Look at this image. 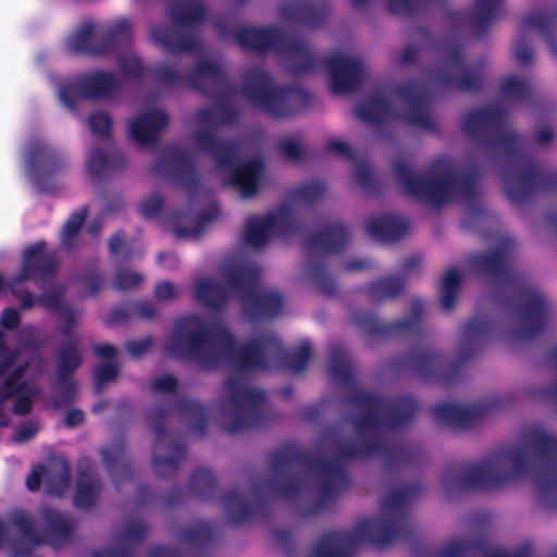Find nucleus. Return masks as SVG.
<instances>
[{"mask_svg": "<svg viewBox=\"0 0 557 557\" xmlns=\"http://www.w3.org/2000/svg\"><path fill=\"white\" fill-rule=\"evenodd\" d=\"M119 373L120 367L116 361H108L96 366L92 371L96 393L100 394L107 384L116 381Z\"/></svg>", "mask_w": 557, "mask_h": 557, "instance_id": "bf43d9fd", "label": "nucleus"}, {"mask_svg": "<svg viewBox=\"0 0 557 557\" xmlns=\"http://www.w3.org/2000/svg\"><path fill=\"white\" fill-rule=\"evenodd\" d=\"M349 239V228L337 222L312 233L306 239V252L309 256L308 275L315 287L326 296L335 294L336 284L327 272L325 257H313L312 255L317 251L332 255L339 253L346 248Z\"/></svg>", "mask_w": 557, "mask_h": 557, "instance_id": "a211bd4d", "label": "nucleus"}, {"mask_svg": "<svg viewBox=\"0 0 557 557\" xmlns=\"http://www.w3.org/2000/svg\"><path fill=\"white\" fill-rule=\"evenodd\" d=\"M243 96L255 107L275 119L294 116L306 110L312 96L299 86H278L261 67H250L242 76Z\"/></svg>", "mask_w": 557, "mask_h": 557, "instance_id": "ddd939ff", "label": "nucleus"}, {"mask_svg": "<svg viewBox=\"0 0 557 557\" xmlns=\"http://www.w3.org/2000/svg\"><path fill=\"white\" fill-rule=\"evenodd\" d=\"M231 289L247 308L246 313H282L283 295L275 289H259L260 269L250 262L225 267L223 271Z\"/></svg>", "mask_w": 557, "mask_h": 557, "instance_id": "2eb2a0df", "label": "nucleus"}, {"mask_svg": "<svg viewBox=\"0 0 557 557\" xmlns=\"http://www.w3.org/2000/svg\"><path fill=\"white\" fill-rule=\"evenodd\" d=\"M103 466L115 484H120L132 476V462L127 454L125 442L116 441L109 447L100 450Z\"/></svg>", "mask_w": 557, "mask_h": 557, "instance_id": "c9c22d12", "label": "nucleus"}, {"mask_svg": "<svg viewBox=\"0 0 557 557\" xmlns=\"http://www.w3.org/2000/svg\"><path fill=\"white\" fill-rule=\"evenodd\" d=\"M394 174L404 193L409 197L440 208L447 202L461 198L468 205L469 218H483L486 211L475 206L478 173H459L448 161H438L423 173L414 172L410 165L398 160L393 166Z\"/></svg>", "mask_w": 557, "mask_h": 557, "instance_id": "6e6552de", "label": "nucleus"}, {"mask_svg": "<svg viewBox=\"0 0 557 557\" xmlns=\"http://www.w3.org/2000/svg\"><path fill=\"white\" fill-rule=\"evenodd\" d=\"M12 284L13 277L7 281L0 273V297L5 295L7 293H11L15 297L20 298L23 309H32L36 302V298L34 297V295L28 290H21V285H15L14 287L12 286Z\"/></svg>", "mask_w": 557, "mask_h": 557, "instance_id": "e2e57ef3", "label": "nucleus"}, {"mask_svg": "<svg viewBox=\"0 0 557 557\" xmlns=\"http://www.w3.org/2000/svg\"><path fill=\"white\" fill-rule=\"evenodd\" d=\"M166 113L159 110H148L140 113L129 123V137L139 146H151L168 125Z\"/></svg>", "mask_w": 557, "mask_h": 557, "instance_id": "473e14b6", "label": "nucleus"}, {"mask_svg": "<svg viewBox=\"0 0 557 557\" xmlns=\"http://www.w3.org/2000/svg\"><path fill=\"white\" fill-rule=\"evenodd\" d=\"M434 77L443 88L478 92L484 85V64L465 65L461 44L449 41L445 46L444 63L435 70Z\"/></svg>", "mask_w": 557, "mask_h": 557, "instance_id": "412c9836", "label": "nucleus"}, {"mask_svg": "<svg viewBox=\"0 0 557 557\" xmlns=\"http://www.w3.org/2000/svg\"><path fill=\"white\" fill-rule=\"evenodd\" d=\"M523 442L541 463L533 472L540 499L546 509H557V435L536 429L529 431Z\"/></svg>", "mask_w": 557, "mask_h": 557, "instance_id": "6ab92c4d", "label": "nucleus"}, {"mask_svg": "<svg viewBox=\"0 0 557 557\" xmlns=\"http://www.w3.org/2000/svg\"><path fill=\"white\" fill-rule=\"evenodd\" d=\"M28 369L27 363L18 364L3 381L0 386V403L7 401L11 395L12 388L21 387L24 382V375Z\"/></svg>", "mask_w": 557, "mask_h": 557, "instance_id": "0e129e2a", "label": "nucleus"}, {"mask_svg": "<svg viewBox=\"0 0 557 557\" xmlns=\"http://www.w3.org/2000/svg\"><path fill=\"white\" fill-rule=\"evenodd\" d=\"M216 478L209 468L197 469L189 479V491L202 500L212 499L216 494Z\"/></svg>", "mask_w": 557, "mask_h": 557, "instance_id": "09e8293b", "label": "nucleus"}, {"mask_svg": "<svg viewBox=\"0 0 557 557\" xmlns=\"http://www.w3.org/2000/svg\"><path fill=\"white\" fill-rule=\"evenodd\" d=\"M40 520L42 532L36 530L35 518L27 510L14 509L8 513L9 525L17 531V536L10 543L11 557H32L42 545L59 549L73 540L77 521L71 515L45 507Z\"/></svg>", "mask_w": 557, "mask_h": 557, "instance_id": "9b49d317", "label": "nucleus"}, {"mask_svg": "<svg viewBox=\"0 0 557 557\" xmlns=\"http://www.w3.org/2000/svg\"><path fill=\"white\" fill-rule=\"evenodd\" d=\"M152 74L162 86L174 87L185 83L208 98H225L234 89L223 66L206 59L198 60L187 74H181L168 64H158Z\"/></svg>", "mask_w": 557, "mask_h": 557, "instance_id": "f3484780", "label": "nucleus"}, {"mask_svg": "<svg viewBox=\"0 0 557 557\" xmlns=\"http://www.w3.org/2000/svg\"><path fill=\"white\" fill-rule=\"evenodd\" d=\"M112 125L111 116L103 111H96L88 117V126L91 133L101 138H111Z\"/></svg>", "mask_w": 557, "mask_h": 557, "instance_id": "680f3d73", "label": "nucleus"}, {"mask_svg": "<svg viewBox=\"0 0 557 557\" xmlns=\"http://www.w3.org/2000/svg\"><path fill=\"white\" fill-rule=\"evenodd\" d=\"M230 83L233 86V91L225 98H211L212 100L218 101L216 103V110H218V119L220 125H231L236 122L238 119V112L236 108L228 103L227 100L235 94L236 87L235 85L230 81Z\"/></svg>", "mask_w": 557, "mask_h": 557, "instance_id": "338daca9", "label": "nucleus"}, {"mask_svg": "<svg viewBox=\"0 0 557 557\" xmlns=\"http://www.w3.org/2000/svg\"><path fill=\"white\" fill-rule=\"evenodd\" d=\"M331 11L330 0H293L280 5V15L284 20L309 27L323 26Z\"/></svg>", "mask_w": 557, "mask_h": 557, "instance_id": "c756f323", "label": "nucleus"}, {"mask_svg": "<svg viewBox=\"0 0 557 557\" xmlns=\"http://www.w3.org/2000/svg\"><path fill=\"white\" fill-rule=\"evenodd\" d=\"M522 26L536 29L544 37L553 57L557 58V8L546 14L535 12L527 15Z\"/></svg>", "mask_w": 557, "mask_h": 557, "instance_id": "ea45409f", "label": "nucleus"}, {"mask_svg": "<svg viewBox=\"0 0 557 557\" xmlns=\"http://www.w3.org/2000/svg\"><path fill=\"white\" fill-rule=\"evenodd\" d=\"M26 162L34 184L40 193L49 191L52 188L51 176L61 173L66 168L63 153L44 140H35L29 144Z\"/></svg>", "mask_w": 557, "mask_h": 557, "instance_id": "b1692460", "label": "nucleus"}, {"mask_svg": "<svg viewBox=\"0 0 557 557\" xmlns=\"http://www.w3.org/2000/svg\"><path fill=\"white\" fill-rule=\"evenodd\" d=\"M516 247L511 236H500L496 246L488 251L473 253L469 264L479 273L493 277H505L508 274V261Z\"/></svg>", "mask_w": 557, "mask_h": 557, "instance_id": "c85d7f7f", "label": "nucleus"}, {"mask_svg": "<svg viewBox=\"0 0 557 557\" xmlns=\"http://www.w3.org/2000/svg\"><path fill=\"white\" fill-rule=\"evenodd\" d=\"M88 215V207L83 206L74 210L65 221L60 240L64 249L73 250L78 233Z\"/></svg>", "mask_w": 557, "mask_h": 557, "instance_id": "8fccbe9b", "label": "nucleus"}, {"mask_svg": "<svg viewBox=\"0 0 557 557\" xmlns=\"http://www.w3.org/2000/svg\"><path fill=\"white\" fill-rule=\"evenodd\" d=\"M194 298L211 313H220L230 300V292L219 282L205 278L196 285Z\"/></svg>", "mask_w": 557, "mask_h": 557, "instance_id": "e433bc0d", "label": "nucleus"}, {"mask_svg": "<svg viewBox=\"0 0 557 557\" xmlns=\"http://www.w3.org/2000/svg\"><path fill=\"white\" fill-rule=\"evenodd\" d=\"M461 283L462 276L456 269H450L444 275L441 284V307L444 311H449L455 307Z\"/></svg>", "mask_w": 557, "mask_h": 557, "instance_id": "864d4df0", "label": "nucleus"}, {"mask_svg": "<svg viewBox=\"0 0 557 557\" xmlns=\"http://www.w3.org/2000/svg\"><path fill=\"white\" fill-rule=\"evenodd\" d=\"M368 235L380 243H395L409 232L407 220L384 213L369 219L366 224Z\"/></svg>", "mask_w": 557, "mask_h": 557, "instance_id": "f704fd0d", "label": "nucleus"}, {"mask_svg": "<svg viewBox=\"0 0 557 557\" xmlns=\"http://www.w3.org/2000/svg\"><path fill=\"white\" fill-rule=\"evenodd\" d=\"M71 483V468L67 462L62 461L48 467L45 473L46 491L52 496H62Z\"/></svg>", "mask_w": 557, "mask_h": 557, "instance_id": "de8ad7c7", "label": "nucleus"}, {"mask_svg": "<svg viewBox=\"0 0 557 557\" xmlns=\"http://www.w3.org/2000/svg\"><path fill=\"white\" fill-rule=\"evenodd\" d=\"M268 216L273 220L274 234L286 237L298 230L295 211L289 205L281 206L276 212L269 213Z\"/></svg>", "mask_w": 557, "mask_h": 557, "instance_id": "4d7b16f0", "label": "nucleus"}, {"mask_svg": "<svg viewBox=\"0 0 557 557\" xmlns=\"http://www.w3.org/2000/svg\"><path fill=\"white\" fill-rule=\"evenodd\" d=\"M132 38L131 24L126 18L116 20L99 36L95 35V25L89 21L69 37L66 45L73 54L100 57L116 47L128 46Z\"/></svg>", "mask_w": 557, "mask_h": 557, "instance_id": "aec40b11", "label": "nucleus"}, {"mask_svg": "<svg viewBox=\"0 0 557 557\" xmlns=\"http://www.w3.org/2000/svg\"><path fill=\"white\" fill-rule=\"evenodd\" d=\"M122 90V83L110 71H94L82 74L60 87L61 102L72 112L78 101L112 99Z\"/></svg>", "mask_w": 557, "mask_h": 557, "instance_id": "4be33fe9", "label": "nucleus"}, {"mask_svg": "<svg viewBox=\"0 0 557 557\" xmlns=\"http://www.w3.org/2000/svg\"><path fill=\"white\" fill-rule=\"evenodd\" d=\"M215 539L214 529L208 522H199L181 532V540L191 546L203 548Z\"/></svg>", "mask_w": 557, "mask_h": 557, "instance_id": "13d9d810", "label": "nucleus"}, {"mask_svg": "<svg viewBox=\"0 0 557 557\" xmlns=\"http://www.w3.org/2000/svg\"><path fill=\"white\" fill-rule=\"evenodd\" d=\"M102 482L95 473L94 463L85 458L78 462L76 487L73 497L74 506L82 510H89L96 506L102 491Z\"/></svg>", "mask_w": 557, "mask_h": 557, "instance_id": "7c9ffc66", "label": "nucleus"}, {"mask_svg": "<svg viewBox=\"0 0 557 557\" xmlns=\"http://www.w3.org/2000/svg\"><path fill=\"white\" fill-rule=\"evenodd\" d=\"M421 492V484L393 490L381 503L385 516L383 519L361 520L351 532H323L318 539L313 557H350V550L361 544L385 547L396 540H412L414 528L406 506Z\"/></svg>", "mask_w": 557, "mask_h": 557, "instance_id": "0eeeda50", "label": "nucleus"}, {"mask_svg": "<svg viewBox=\"0 0 557 557\" xmlns=\"http://www.w3.org/2000/svg\"><path fill=\"white\" fill-rule=\"evenodd\" d=\"M424 315H407L406 319L394 323H381L379 315H352V323L363 329L371 338H417L422 333Z\"/></svg>", "mask_w": 557, "mask_h": 557, "instance_id": "bb28decb", "label": "nucleus"}, {"mask_svg": "<svg viewBox=\"0 0 557 557\" xmlns=\"http://www.w3.org/2000/svg\"><path fill=\"white\" fill-rule=\"evenodd\" d=\"M194 139L200 150L211 157L221 170H228L226 185L234 188L240 198L255 197L264 173V162L260 157L239 160L238 147L234 141L222 140L211 128L203 127L195 132Z\"/></svg>", "mask_w": 557, "mask_h": 557, "instance_id": "f8f14e48", "label": "nucleus"}, {"mask_svg": "<svg viewBox=\"0 0 557 557\" xmlns=\"http://www.w3.org/2000/svg\"><path fill=\"white\" fill-rule=\"evenodd\" d=\"M150 38L169 54L200 50L199 39L195 35L185 34L164 25H152Z\"/></svg>", "mask_w": 557, "mask_h": 557, "instance_id": "72a5a7b5", "label": "nucleus"}, {"mask_svg": "<svg viewBox=\"0 0 557 557\" xmlns=\"http://www.w3.org/2000/svg\"><path fill=\"white\" fill-rule=\"evenodd\" d=\"M59 267L58 253L47 251L45 240H37L24 249L20 271L13 276L12 286L33 281L38 287L45 288L47 284L54 282Z\"/></svg>", "mask_w": 557, "mask_h": 557, "instance_id": "5701e85b", "label": "nucleus"}, {"mask_svg": "<svg viewBox=\"0 0 557 557\" xmlns=\"http://www.w3.org/2000/svg\"><path fill=\"white\" fill-rule=\"evenodd\" d=\"M219 209L214 206L201 211L191 227H185L177 223L173 226V233L177 239L199 238L207 226L216 219Z\"/></svg>", "mask_w": 557, "mask_h": 557, "instance_id": "3c124183", "label": "nucleus"}, {"mask_svg": "<svg viewBox=\"0 0 557 557\" xmlns=\"http://www.w3.org/2000/svg\"><path fill=\"white\" fill-rule=\"evenodd\" d=\"M473 554L482 557H531V549L524 545L507 553L503 549L488 547L487 540L484 536L475 535L469 539L450 541L436 553L435 557H468Z\"/></svg>", "mask_w": 557, "mask_h": 557, "instance_id": "cd10ccee", "label": "nucleus"}, {"mask_svg": "<svg viewBox=\"0 0 557 557\" xmlns=\"http://www.w3.org/2000/svg\"><path fill=\"white\" fill-rule=\"evenodd\" d=\"M224 387L228 391L227 406L233 409L230 421L223 426L226 433L248 431L267 421L268 403L264 391L250 387L236 375L228 376Z\"/></svg>", "mask_w": 557, "mask_h": 557, "instance_id": "dca6fc26", "label": "nucleus"}, {"mask_svg": "<svg viewBox=\"0 0 557 557\" xmlns=\"http://www.w3.org/2000/svg\"><path fill=\"white\" fill-rule=\"evenodd\" d=\"M405 278L398 275L379 277L370 282L366 290L375 302L392 300L399 297L405 289Z\"/></svg>", "mask_w": 557, "mask_h": 557, "instance_id": "c03bdc74", "label": "nucleus"}, {"mask_svg": "<svg viewBox=\"0 0 557 557\" xmlns=\"http://www.w3.org/2000/svg\"><path fill=\"white\" fill-rule=\"evenodd\" d=\"M530 461L531 456L524 448L508 446L495 450L481 463L463 466L455 462L447 466L442 483L447 492L490 491L521 479L528 472Z\"/></svg>", "mask_w": 557, "mask_h": 557, "instance_id": "1a4fd4ad", "label": "nucleus"}, {"mask_svg": "<svg viewBox=\"0 0 557 557\" xmlns=\"http://www.w3.org/2000/svg\"><path fill=\"white\" fill-rule=\"evenodd\" d=\"M283 367L293 373L302 372L312 357L311 345L308 341L301 342L295 349L285 350L277 343H272Z\"/></svg>", "mask_w": 557, "mask_h": 557, "instance_id": "a18cd8bd", "label": "nucleus"}, {"mask_svg": "<svg viewBox=\"0 0 557 557\" xmlns=\"http://www.w3.org/2000/svg\"><path fill=\"white\" fill-rule=\"evenodd\" d=\"M203 317L180 315L165 342V354L176 360H196L205 370H212L225 360L239 370L269 369L264 339H250L237 346L227 326L216 321L208 324Z\"/></svg>", "mask_w": 557, "mask_h": 557, "instance_id": "20e7f679", "label": "nucleus"}, {"mask_svg": "<svg viewBox=\"0 0 557 557\" xmlns=\"http://www.w3.org/2000/svg\"><path fill=\"white\" fill-rule=\"evenodd\" d=\"M502 405L499 397L481 401L469 407L441 403L432 408L436 422L454 430L469 429L483 421L488 413Z\"/></svg>", "mask_w": 557, "mask_h": 557, "instance_id": "393cba45", "label": "nucleus"}, {"mask_svg": "<svg viewBox=\"0 0 557 557\" xmlns=\"http://www.w3.org/2000/svg\"><path fill=\"white\" fill-rule=\"evenodd\" d=\"M236 40L246 50H273L288 57L293 75L309 73L319 65H325L330 74V88L335 95L352 94L362 85L364 64L359 58L334 52L319 59L304 39L290 36L280 27L243 26L236 32Z\"/></svg>", "mask_w": 557, "mask_h": 557, "instance_id": "39448f33", "label": "nucleus"}, {"mask_svg": "<svg viewBox=\"0 0 557 557\" xmlns=\"http://www.w3.org/2000/svg\"><path fill=\"white\" fill-rule=\"evenodd\" d=\"M38 395L37 387L29 382H24L21 387L12 388L8 400H13L12 411L16 416L28 414L34 407V399Z\"/></svg>", "mask_w": 557, "mask_h": 557, "instance_id": "603ef678", "label": "nucleus"}, {"mask_svg": "<svg viewBox=\"0 0 557 557\" xmlns=\"http://www.w3.org/2000/svg\"><path fill=\"white\" fill-rule=\"evenodd\" d=\"M506 117L500 106L491 104L467 113L462 131L480 144L504 152L502 178L512 202L524 205L540 190L557 191V171L537 169L534 157L522 149L520 137L504 131Z\"/></svg>", "mask_w": 557, "mask_h": 557, "instance_id": "7ed1b4c3", "label": "nucleus"}, {"mask_svg": "<svg viewBox=\"0 0 557 557\" xmlns=\"http://www.w3.org/2000/svg\"><path fill=\"white\" fill-rule=\"evenodd\" d=\"M273 234V220L268 214L263 218L253 216L247 220L244 240L248 246L262 248Z\"/></svg>", "mask_w": 557, "mask_h": 557, "instance_id": "49530a36", "label": "nucleus"}, {"mask_svg": "<svg viewBox=\"0 0 557 557\" xmlns=\"http://www.w3.org/2000/svg\"><path fill=\"white\" fill-rule=\"evenodd\" d=\"M60 391L53 399V408L60 409L71 405L78 391L77 383L71 377L64 379V381H58Z\"/></svg>", "mask_w": 557, "mask_h": 557, "instance_id": "69168bd1", "label": "nucleus"}, {"mask_svg": "<svg viewBox=\"0 0 557 557\" xmlns=\"http://www.w3.org/2000/svg\"><path fill=\"white\" fill-rule=\"evenodd\" d=\"M515 313H549L550 304L537 288L528 283H519L516 288Z\"/></svg>", "mask_w": 557, "mask_h": 557, "instance_id": "79ce46f5", "label": "nucleus"}, {"mask_svg": "<svg viewBox=\"0 0 557 557\" xmlns=\"http://www.w3.org/2000/svg\"><path fill=\"white\" fill-rule=\"evenodd\" d=\"M108 247L110 253L114 257H119L122 261L127 262L132 259V250L125 240L123 230H117L110 236Z\"/></svg>", "mask_w": 557, "mask_h": 557, "instance_id": "774afa93", "label": "nucleus"}, {"mask_svg": "<svg viewBox=\"0 0 557 557\" xmlns=\"http://www.w3.org/2000/svg\"><path fill=\"white\" fill-rule=\"evenodd\" d=\"M79 339L74 337L63 343L57 355V381H64L72 376L82 364Z\"/></svg>", "mask_w": 557, "mask_h": 557, "instance_id": "37998d69", "label": "nucleus"}, {"mask_svg": "<svg viewBox=\"0 0 557 557\" xmlns=\"http://www.w3.org/2000/svg\"><path fill=\"white\" fill-rule=\"evenodd\" d=\"M148 534V527L141 521L127 523L122 532L121 539L124 542L121 545L96 549L92 557H134L133 548L128 543H138L145 540Z\"/></svg>", "mask_w": 557, "mask_h": 557, "instance_id": "4c0bfd02", "label": "nucleus"}, {"mask_svg": "<svg viewBox=\"0 0 557 557\" xmlns=\"http://www.w3.org/2000/svg\"><path fill=\"white\" fill-rule=\"evenodd\" d=\"M157 174H166L171 181L190 194L200 188L195 164L190 156L178 146L168 147L153 165Z\"/></svg>", "mask_w": 557, "mask_h": 557, "instance_id": "a878e982", "label": "nucleus"}, {"mask_svg": "<svg viewBox=\"0 0 557 557\" xmlns=\"http://www.w3.org/2000/svg\"><path fill=\"white\" fill-rule=\"evenodd\" d=\"M504 0H475L474 13L469 18L467 13L453 11L448 13L450 23L456 26H462L469 22L471 28L482 36L493 24L494 20L500 13Z\"/></svg>", "mask_w": 557, "mask_h": 557, "instance_id": "2f4dec72", "label": "nucleus"}, {"mask_svg": "<svg viewBox=\"0 0 557 557\" xmlns=\"http://www.w3.org/2000/svg\"><path fill=\"white\" fill-rule=\"evenodd\" d=\"M396 98L407 104L403 112H396L388 98L381 95H372L369 99L356 108L355 113L361 121L379 125L389 119H399L407 124L428 131H435L436 124L432 120L426 107V94L416 82H407L397 85L393 89Z\"/></svg>", "mask_w": 557, "mask_h": 557, "instance_id": "4468645a", "label": "nucleus"}, {"mask_svg": "<svg viewBox=\"0 0 557 557\" xmlns=\"http://www.w3.org/2000/svg\"><path fill=\"white\" fill-rule=\"evenodd\" d=\"M169 15L180 27H198L206 21L207 9L202 0H176Z\"/></svg>", "mask_w": 557, "mask_h": 557, "instance_id": "58836bf2", "label": "nucleus"}, {"mask_svg": "<svg viewBox=\"0 0 557 557\" xmlns=\"http://www.w3.org/2000/svg\"><path fill=\"white\" fill-rule=\"evenodd\" d=\"M500 92L505 97L521 101L536 100L535 88L525 79L518 76H509L504 79L500 86Z\"/></svg>", "mask_w": 557, "mask_h": 557, "instance_id": "5fc2aeb1", "label": "nucleus"}, {"mask_svg": "<svg viewBox=\"0 0 557 557\" xmlns=\"http://www.w3.org/2000/svg\"><path fill=\"white\" fill-rule=\"evenodd\" d=\"M377 454L382 455L386 469L396 470L418 461L422 451L414 445H387L381 440L364 441L361 445L344 443L337 447L335 458L311 457L290 445L278 447L269 455L271 476L268 480L251 478V497L237 487H232L225 494L223 505L227 519L238 524L250 518L264 516L273 496L285 500L296 498L301 488L302 469L314 470L319 478L320 497L304 510L305 516H314L325 507L326 502L349 487L350 476L345 462Z\"/></svg>", "mask_w": 557, "mask_h": 557, "instance_id": "f257e3e1", "label": "nucleus"}, {"mask_svg": "<svg viewBox=\"0 0 557 557\" xmlns=\"http://www.w3.org/2000/svg\"><path fill=\"white\" fill-rule=\"evenodd\" d=\"M325 185L319 181L307 182L290 189L289 199L297 203L313 206L324 196Z\"/></svg>", "mask_w": 557, "mask_h": 557, "instance_id": "6e6d98bb", "label": "nucleus"}, {"mask_svg": "<svg viewBox=\"0 0 557 557\" xmlns=\"http://www.w3.org/2000/svg\"><path fill=\"white\" fill-rule=\"evenodd\" d=\"M171 413H175L187 420L190 430L203 436L207 432L208 409L202 404L178 397L173 404L157 405L146 412V421L154 433L152 469L160 478L174 475L178 470V461L186 456V446L174 442L165 428V422Z\"/></svg>", "mask_w": 557, "mask_h": 557, "instance_id": "9d476101", "label": "nucleus"}, {"mask_svg": "<svg viewBox=\"0 0 557 557\" xmlns=\"http://www.w3.org/2000/svg\"><path fill=\"white\" fill-rule=\"evenodd\" d=\"M549 315H472L462 326L456 359L432 349L410 351L399 361L420 379L451 386L458 382L462 364L473 359L498 336L515 343L532 342L544 333Z\"/></svg>", "mask_w": 557, "mask_h": 557, "instance_id": "f03ea898", "label": "nucleus"}, {"mask_svg": "<svg viewBox=\"0 0 557 557\" xmlns=\"http://www.w3.org/2000/svg\"><path fill=\"white\" fill-rule=\"evenodd\" d=\"M119 67L125 78L141 81L145 77L146 71L141 60L136 54H125L119 58Z\"/></svg>", "mask_w": 557, "mask_h": 557, "instance_id": "052dcab7", "label": "nucleus"}, {"mask_svg": "<svg viewBox=\"0 0 557 557\" xmlns=\"http://www.w3.org/2000/svg\"><path fill=\"white\" fill-rule=\"evenodd\" d=\"M329 371L349 389L345 401L364 412L352 419L356 435L380 434L384 430H398L411 423L419 410L418 400L408 394L385 398L374 392L360 389L355 380L351 356L341 345L330 350Z\"/></svg>", "mask_w": 557, "mask_h": 557, "instance_id": "423d86ee", "label": "nucleus"}, {"mask_svg": "<svg viewBox=\"0 0 557 557\" xmlns=\"http://www.w3.org/2000/svg\"><path fill=\"white\" fill-rule=\"evenodd\" d=\"M125 163L124 154L117 153L110 157L101 148H95L89 152L87 169L94 180L100 181L108 175L121 171Z\"/></svg>", "mask_w": 557, "mask_h": 557, "instance_id": "a19ab883", "label": "nucleus"}]
</instances>
